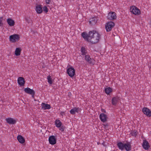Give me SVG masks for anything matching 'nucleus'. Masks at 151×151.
Segmentation results:
<instances>
[{
  "label": "nucleus",
  "mask_w": 151,
  "mask_h": 151,
  "mask_svg": "<svg viewBox=\"0 0 151 151\" xmlns=\"http://www.w3.org/2000/svg\"><path fill=\"white\" fill-rule=\"evenodd\" d=\"M90 36L91 37L89 42L93 44L98 42L101 38V35L97 32L94 30L90 31Z\"/></svg>",
  "instance_id": "f257e3e1"
},
{
  "label": "nucleus",
  "mask_w": 151,
  "mask_h": 151,
  "mask_svg": "<svg viewBox=\"0 0 151 151\" xmlns=\"http://www.w3.org/2000/svg\"><path fill=\"white\" fill-rule=\"evenodd\" d=\"M130 10L131 13L136 15H138L141 13L140 10L134 6H131L130 9Z\"/></svg>",
  "instance_id": "f03ea898"
},
{
  "label": "nucleus",
  "mask_w": 151,
  "mask_h": 151,
  "mask_svg": "<svg viewBox=\"0 0 151 151\" xmlns=\"http://www.w3.org/2000/svg\"><path fill=\"white\" fill-rule=\"evenodd\" d=\"M114 23L112 21L109 22L105 25V28L107 32H109L111 30L114 26Z\"/></svg>",
  "instance_id": "7ed1b4c3"
},
{
  "label": "nucleus",
  "mask_w": 151,
  "mask_h": 151,
  "mask_svg": "<svg viewBox=\"0 0 151 151\" xmlns=\"http://www.w3.org/2000/svg\"><path fill=\"white\" fill-rule=\"evenodd\" d=\"M67 73L71 77H73L75 75V70L72 67L68 68L67 69Z\"/></svg>",
  "instance_id": "20e7f679"
},
{
  "label": "nucleus",
  "mask_w": 151,
  "mask_h": 151,
  "mask_svg": "<svg viewBox=\"0 0 151 151\" xmlns=\"http://www.w3.org/2000/svg\"><path fill=\"white\" fill-rule=\"evenodd\" d=\"M108 19L111 20L115 19L116 18V13L114 12H109L107 17Z\"/></svg>",
  "instance_id": "39448f33"
},
{
  "label": "nucleus",
  "mask_w": 151,
  "mask_h": 151,
  "mask_svg": "<svg viewBox=\"0 0 151 151\" xmlns=\"http://www.w3.org/2000/svg\"><path fill=\"white\" fill-rule=\"evenodd\" d=\"M19 36L17 34H14L11 35L9 37L10 41L12 42H14L18 40L19 39Z\"/></svg>",
  "instance_id": "423d86ee"
},
{
  "label": "nucleus",
  "mask_w": 151,
  "mask_h": 151,
  "mask_svg": "<svg viewBox=\"0 0 151 151\" xmlns=\"http://www.w3.org/2000/svg\"><path fill=\"white\" fill-rule=\"evenodd\" d=\"M48 140L49 143L51 145H54L56 143V138L54 136L51 135L50 136Z\"/></svg>",
  "instance_id": "0eeeda50"
},
{
  "label": "nucleus",
  "mask_w": 151,
  "mask_h": 151,
  "mask_svg": "<svg viewBox=\"0 0 151 151\" xmlns=\"http://www.w3.org/2000/svg\"><path fill=\"white\" fill-rule=\"evenodd\" d=\"M90 31L88 34L86 33L85 32H83L81 34V36L86 41L89 42L90 41V38L91 36H90Z\"/></svg>",
  "instance_id": "6e6552de"
},
{
  "label": "nucleus",
  "mask_w": 151,
  "mask_h": 151,
  "mask_svg": "<svg viewBox=\"0 0 151 151\" xmlns=\"http://www.w3.org/2000/svg\"><path fill=\"white\" fill-rule=\"evenodd\" d=\"M142 111L144 114L147 116H151V111L147 107H144L142 109Z\"/></svg>",
  "instance_id": "1a4fd4ad"
},
{
  "label": "nucleus",
  "mask_w": 151,
  "mask_h": 151,
  "mask_svg": "<svg viewBox=\"0 0 151 151\" xmlns=\"http://www.w3.org/2000/svg\"><path fill=\"white\" fill-rule=\"evenodd\" d=\"M81 109L78 107H74L72 109H71L70 112V113L72 114H75L76 113H78L81 111Z\"/></svg>",
  "instance_id": "9d476101"
},
{
  "label": "nucleus",
  "mask_w": 151,
  "mask_h": 151,
  "mask_svg": "<svg viewBox=\"0 0 151 151\" xmlns=\"http://www.w3.org/2000/svg\"><path fill=\"white\" fill-rule=\"evenodd\" d=\"M17 82L18 84L21 86H23L24 85L25 81L24 79L22 77H19L17 80Z\"/></svg>",
  "instance_id": "9b49d317"
},
{
  "label": "nucleus",
  "mask_w": 151,
  "mask_h": 151,
  "mask_svg": "<svg viewBox=\"0 0 151 151\" xmlns=\"http://www.w3.org/2000/svg\"><path fill=\"white\" fill-rule=\"evenodd\" d=\"M142 145L143 148L146 150H148L150 147L149 143L146 140H143Z\"/></svg>",
  "instance_id": "f8f14e48"
},
{
  "label": "nucleus",
  "mask_w": 151,
  "mask_h": 151,
  "mask_svg": "<svg viewBox=\"0 0 151 151\" xmlns=\"http://www.w3.org/2000/svg\"><path fill=\"white\" fill-rule=\"evenodd\" d=\"M24 91L25 93L29 94H35V92L34 90L32 89H30L29 88H27L24 89Z\"/></svg>",
  "instance_id": "ddd939ff"
},
{
  "label": "nucleus",
  "mask_w": 151,
  "mask_h": 151,
  "mask_svg": "<svg viewBox=\"0 0 151 151\" xmlns=\"http://www.w3.org/2000/svg\"><path fill=\"white\" fill-rule=\"evenodd\" d=\"M100 118L102 122H105L106 121L107 117L106 114L101 113L100 115Z\"/></svg>",
  "instance_id": "4468645a"
},
{
  "label": "nucleus",
  "mask_w": 151,
  "mask_h": 151,
  "mask_svg": "<svg viewBox=\"0 0 151 151\" xmlns=\"http://www.w3.org/2000/svg\"><path fill=\"white\" fill-rule=\"evenodd\" d=\"M6 120L8 123L10 124H15L16 122V121L15 120L11 118H6Z\"/></svg>",
  "instance_id": "2eb2a0df"
},
{
  "label": "nucleus",
  "mask_w": 151,
  "mask_h": 151,
  "mask_svg": "<svg viewBox=\"0 0 151 151\" xmlns=\"http://www.w3.org/2000/svg\"><path fill=\"white\" fill-rule=\"evenodd\" d=\"M119 99V98L118 96L113 98L111 100L112 104L114 105H116Z\"/></svg>",
  "instance_id": "dca6fc26"
},
{
  "label": "nucleus",
  "mask_w": 151,
  "mask_h": 151,
  "mask_svg": "<svg viewBox=\"0 0 151 151\" xmlns=\"http://www.w3.org/2000/svg\"><path fill=\"white\" fill-rule=\"evenodd\" d=\"M35 10L37 12L38 14H40L42 13V5H37L36 6Z\"/></svg>",
  "instance_id": "f3484780"
},
{
  "label": "nucleus",
  "mask_w": 151,
  "mask_h": 151,
  "mask_svg": "<svg viewBox=\"0 0 151 151\" xmlns=\"http://www.w3.org/2000/svg\"><path fill=\"white\" fill-rule=\"evenodd\" d=\"M97 19L95 17L90 18L89 20V23L92 25H93L96 24L97 22Z\"/></svg>",
  "instance_id": "a211bd4d"
},
{
  "label": "nucleus",
  "mask_w": 151,
  "mask_h": 151,
  "mask_svg": "<svg viewBox=\"0 0 151 151\" xmlns=\"http://www.w3.org/2000/svg\"><path fill=\"white\" fill-rule=\"evenodd\" d=\"M7 22L10 26H13L15 24L14 21L10 18H9L7 19Z\"/></svg>",
  "instance_id": "6ab92c4d"
},
{
  "label": "nucleus",
  "mask_w": 151,
  "mask_h": 151,
  "mask_svg": "<svg viewBox=\"0 0 151 151\" xmlns=\"http://www.w3.org/2000/svg\"><path fill=\"white\" fill-rule=\"evenodd\" d=\"M124 148L127 151H129L131 149V145L129 142L124 144Z\"/></svg>",
  "instance_id": "aec40b11"
},
{
  "label": "nucleus",
  "mask_w": 151,
  "mask_h": 151,
  "mask_svg": "<svg viewBox=\"0 0 151 151\" xmlns=\"http://www.w3.org/2000/svg\"><path fill=\"white\" fill-rule=\"evenodd\" d=\"M17 139L19 142L23 144L25 142V140L22 136L19 135L17 136Z\"/></svg>",
  "instance_id": "412c9836"
},
{
  "label": "nucleus",
  "mask_w": 151,
  "mask_h": 151,
  "mask_svg": "<svg viewBox=\"0 0 151 151\" xmlns=\"http://www.w3.org/2000/svg\"><path fill=\"white\" fill-rule=\"evenodd\" d=\"M85 59L86 61L90 64H93L92 59L88 55H85Z\"/></svg>",
  "instance_id": "4be33fe9"
},
{
  "label": "nucleus",
  "mask_w": 151,
  "mask_h": 151,
  "mask_svg": "<svg viewBox=\"0 0 151 151\" xmlns=\"http://www.w3.org/2000/svg\"><path fill=\"white\" fill-rule=\"evenodd\" d=\"M117 146L120 150H122L124 149V144H123L121 142H118Z\"/></svg>",
  "instance_id": "5701e85b"
},
{
  "label": "nucleus",
  "mask_w": 151,
  "mask_h": 151,
  "mask_svg": "<svg viewBox=\"0 0 151 151\" xmlns=\"http://www.w3.org/2000/svg\"><path fill=\"white\" fill-rule=\"evenodd\" d=\"M21 49L20 48H17L15 51V54L16 56H19L20 55Z\"/></svg>",
  "instance_id": "b1692460"
},
{
  "label": "nucleus",
  "mask_w": 151,
  "mask_h": 151,
  "mask_svg": "<svg viewBox=\"0 0 151 151\" xmlns=\"http://www.w3.org/2000/svg\"><path fill=\"white\" fill-rule=\"evenodd\" d=\"M42 108H43L44 109H49L51 108L50 106V105L45 104L44 103L42 104Z\"/></svg>",
  "instance_id": "393cba45"
},
{
  "label": "nucleus",
  "mask_w": 151,
  "mask_h": 151,
  "mask_svg": "<svg viewBox=\"0 0 151 151\" xmlns=\"http://www.w3.org/2000/svg\"><path fill=\"white\" fill-rule=\"evenodd\" d=\"M55 123L56 126L58 127H60L62 124V122L59 120H56Z\"/></svg>",
  "instance_id": "a878e982"
},
{
  "label": "nucleus",
  "mask_w": 151,
  "mask_h": 151,
  "mask_svg": "<svg viewBox=\"0 0 151 151\" xmlns=\"http://www.w3.org/2000/svg\"><path fill=\"white\" fill-rule=\"evenodd\" d=\"M81 51L83 55H86L87 54V52L86 49L84 47H82L81 48Z\"/></svg>",
  "instance_id": "bb28decb"
},
{
  "label": "nucleus",
  "mask_w": 151,
  "mask_h": 151,
  "mask_svg": "<svg viewBox=\"0 0 151 151\" xmlns=\"http://www.w3.org/2000/svg\"><path fill=\"white\" fill-rule=\"evenodd\" d=\"M105 91L106 93L109 94L110 92L112 91V90L110 87H108L107 88H106L105 89Z\"/></svg>",
  "instance_id": "cd10ccee"
},
{
  "label": "nucleus",
  "mask_w": 151,
  "mask_h": 151,
  "mask_svg": "<svg viewBox=\"0 0 151 151\" xmlns=\"http://www.w3.org/2000/svg\"><path fill=\"white\" fill-rule=\"evenodd\" d=\"M48 82L50 84H51L52 83V81L51 78V77L50 75L48 76L47 77Z\"/></svg>",
  "instance_id": "c85d7f7f"
},
{
  "label": "nucleus",
  "mask_w": 151,
  "mask_h": 151,
  "mask_svg": "<svg viewBox=\"0 0 151 151\" xmlns=\"http://www.w3.org/2000/svg\"><path fill=\"white\" fill-rule=\"evenodd\" d=\"M132 136L136 137L137 135V131H134L132 133Z\"/></svg>",
  "instance_id": "c756f323"
},
{
  "label": "nucleus",
  "mask_w": 151,
  "mask_h": 151,
  "mask_svg": "<svg viewBox=\"0 0 151 151\" xmlns=\"http://www.w3.org/2000/svg\"><path fill=\"white\" fill-rule=\"evenodd\" d=\"M3 17H0V26L2 27L3 25V23H2Z\"/></svg>",
  "instance_id": "7c9ffc66"
},
{
  "label": "nucleus",
  "mask_w": 151,
  "mask_h": 151,
  "mask_svg": "<svg viewBox=\"0 0 151 151\" xmlns=\"http://www.w3.org/2000/svg\"><path fill=\"white\" fill-rule=\"evenodd\" d=\"M43 9L44 12H45L46 13H47L48 11V9L47 7L46 6H45L43 7Z\"/></svg>",
  "instance_id": "2f4dec72"
},
{
  "label": "nucleus",
  "mask_w": 151,
  "mask_h": 151,
  "mask_svg": "<svg viewBox=\"0 0 151 151\" xmlns=\"http://www.w3.org/2000/svg\"><path fill=\"white\" fill-rule=\"evenodd\" d=\"M60 128V130L62 132H63L64 131L65 129V127L63 126H61Z\"/></svg>",
  "instance_id": "473e14b6"
},
{
  "label": "nucleus",
  "mask_w": 151,
  "mask_h": 151,
  "mask_svg": "<svg viewBox=\"0 0 151 151\" xmlns=\"http://www.w3.org/2000/svg\"><path fill=\"white\" fill-rule=\"evenodd\" d=\"M26 20L28 23L30 22L31 21V20L29 18H26Z\"/></svg>",
  "instance_id": "72a5a7b5"
},
{
  "label": "nucleus",
  "mask_w": 151,
  "mask_h": 151,
  "mask_svg": "<svg viewBox=\"0 0 151 151\" xmlns=\"http://www.w3.org/2000/svg\"><path fill=\"white\" fill-rule=\"evenodd\" d=\"M51 0H45L47 4H49Z\"/></svg>",
  "instance_id": "f704fd0d"
},
{
  "label": "nucleus",
  "mask_w": 151,
  "mask_h": 151,
  "mask_svg": "<svg viewBox=\"0 0 151 151\" xmlns=\"http://www.w3.org/2000/svg\"><path fill=\"white\" fill-rule=\"evenodd\" d=\"M60 114L62 115V116H63V115L64 114V112H63V111H62L61 112H60Z\"/></svg>",
  "instance_id": "c9c22d12"
},
{
  "label": "nucleus",
  "mask_w": 151,
  "mask_h": 151,
  "mask_svg": "<svg viewBox=\"0 0 151 151\" xmlns=\"http://www.w3.org/2000/svg\"><path fill=\"white\" fill-rule=\"evenodd\" d=\"M35 94H31V95H32V97L33 98H34V95H35Z\"/></svg>",
  "instance_id": "e433bc0d"
},
{
  "label": "nucleus",
  "mask_w": 151,
  "mask_h": 151,
  "mask_svg": "<svg viewBox=\"0 0 151 151\" xmlns=\"http://www.w3.org/2000/svg\"><path fill=\"white\" fill-rule=\"evenodd\" d=\"M150 25H151V20H150Z\"/></svg>",
  "instance_id": "4c0bfd02"
},
{
  "label": "nucleus",
  "mask_w": 151,
  "mask_h": 151,
  "mask_svg": "<svg viewBox=\"0 0 151 151\" xmlns=\"http://www.w3.org/2000/svg\"><path fill=\"white\" fill-rule=\"evenodd\" d=\"M106 126H108V125H105V126L106 127Z\"/></svg>",
  "instance_id": "58836bf2"
},
{
  "label": "nucleus",
  "mask_w": 151,
  "mask_h": 151,
  "mask_svg": "<svg viewBox=\"0 0 151 151\" xmlns=\"http://www.w3.org/2000/svg\"><path fill=\"white\" fill-rule=\"evenodd\" d=\"M150 68L151 69V66L150 67Z\"/></svg>",
  "instance_id": "ea45409f"
}]
</instances>
